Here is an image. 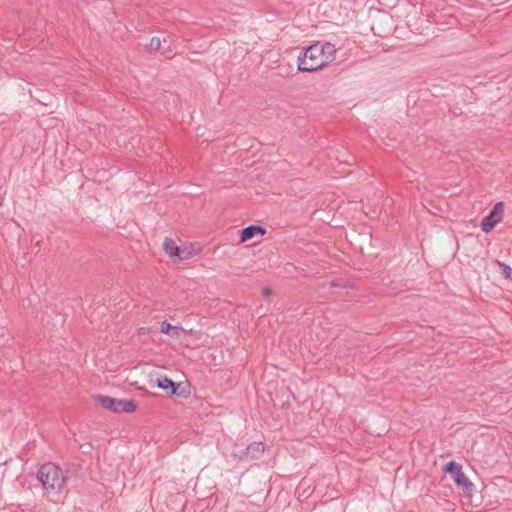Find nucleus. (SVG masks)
<instances>
[{
    "label": "nucleus",
    "mask_w": 512,
    "mask_h": 512,
    "mask_svg": "<svg viewBox=\"0 0 512 512\" xmlns=\"http://www.w3.org/2000/svg\"><path fill=\"white\" fill-rule=\"evenodd\" d=\"M502 220L501 216H496L489 212L487 216H485L481 223L480 228L484 233H489L493 230V228Z\"/></svg>",
    "instance_id": "obj_9"
},
{
    "label": "nucleus",
    "mask_w": 512,
    "mask_h": 512,
    "mask_svg": "<svg viewBox=\"0 0 512 512\" xmlns=\"http://www.w3.org/2000/svg\"><path fill=\"white\" fill-rule=\"evenodd\" d=\"M264 452V444L262 442H252L247 447L235 445L232 452L233 457L243 461L259 459Z\"/></svg>",
    "instance_id": "obj_4"
},
{
    "label": "nucleus",
    "mask_w": 512,
    "mask_h": 512,
    "mask_svg": "<svg viewBox=\"0 0 512 512\" xmlns=\"http://www.w3.org/2000/svg\"><path fill=\"white\" fill-rule=\"evenodd\" d=\"M37 478L53 501L60 500L67 493V476L59 466L50 462L43 464L37 472Z\"/></svg>",
    "instance_id": "obj_1"
},
{
    "label": "nucleus",
    "mask_w": 512,
    "mask_h": 512,
    "mask_svg": "<svg viewBox=\"0 0 512 512\" xmlns=\"http://www.w3.org/2000/svg\"><path fill=\"white\" fill-rule=\"evenodd\" d=\"M339 286H340V285H339L338 283H336V282H332V283H331V287H339Z\"/></svg>",
    "instance_id": "obj_18"
},
{
    "label": "nucleus",
    "mask_w": 512,
    "mask_h": 512,
    "mask_svg": "<svg viewBox=\"0 0 512 512\" xmlns=\"http://www.w3.org/2000/svg\"><path fill=\"white\" fill-rule=\"evenodd\" d=\"M149 383L152 387H157L161 390L166 391L169 395H177L180 396L183 394L182 391H179L181 387V383H177L169 379L167 376H157L150 377Z\"/></svg>",
    "instance_id": "obj_6"
},
{
    "label": "nucleus",
    "mask_w": 512,
    "mask_h": 512,
    "mask_svg": "<svg viewBox=\"0 0 512 512\" xmlns=\"http://www.w3.org/2000/svg\"><path fill=\"white\" fill-rule=\"evenodd\" d=\"M443 471L451 476L453 481L463 489L468 490L473 486L462 470V466L455 461L448 462Z\"/></svg>",
    "instance_id": "obj_5"
},
{
    "label": "nucleus",
    "mask_w": 512,
    "mask_h": 512,
    "mask_svg": "<svg viewBox=\"0 0 512 512\" xmlns=\"http://www.w3.org/2000/svg\"><path fill=\"white\" fill-rule=\"evenodd\" d=\"M499 265L502 268L503 275L506 278L512 279V268L509 265L505 264V263H499Z\"/></svg>",
    "instance_id": "obj_16"
},
{
    "label": "nucleus",
    "mask_w": 512,
    "mask_h": 512,
    "mask_svg": "<svg viewBox=\"0 0 512 512\" xmlns=\"http://www.w3.org/2000/svg\"><path fill=\"white\" fill-rule=\"evenodd\" d=\"M490 212H491L492 214L496 215L497 217H498V216H501V217H502V213H503V202H498V203H496Z\"/></svg>",
    "instance_id": "obj_15"
},
{
    "label": "nucleus",
    "mask_w": 512,
    "mask_h": 512,
    "mask_svg": "<svg viewBox=\"0 0 512 512\" xmlns=\"http://www.w3.org/2000/svg\"><path fill=\"white\" fill-rule=\"evenodd\" d=\"M162 49V41L159 37H152L149 43L146 45V50L149 53H153Z\"/></svg>",
    "instance_id": "obj_14"
},
{
    "label": "nucleus",
    "mask_w": 512,
    "mask_h": 512,
    "mask_svg": "<svg viewBox=\"0 0 512 512\" xmlns=\"http://www.w3.org/2000/svg\"><path fill=\"white\" fill-rule=\"evenodd\" d=\"M316 45L320 46L319 51L322 52V57H324L327 64L336 59L337 49L334 44L330 42H316Z\"/></svg>",
    "instance_id": "obj_7"
},
{
    "label": "nucleus",
    "mask_w": 512,
    "mask_h": 512,
    "mask_svg": "<svg viewBox=\"0 0 512 512\" xmlns=\"http://www.w3.org/2000/svg\"><path fill=\"white\" fill-rule=\"evenodd\" d=\"M316 43L303 49L298 57L297 66L300 72H314L323 69L327 66V62L322 57V52L319 51Z\"/></svg>",
    "instance_id": "obj_2"
},
{
    "label": "nucleus",
    "mask_w": 512,
    "mask_h": 512,
    "mask_svg": "<svg viewBox=\"0 0 512 512\" xmlns=\"http://www.w3.org/2000/svg\"><path fill=\"white\" fill-rule=\"evenodd\" d=\"M196 252L193 250L192 247L183 246L180 247V252L178 253L177 259L179 261H184L192 258Z\"/></svg>",
    "instance_id": "obj_13"
},
{
    "label": "nucleus",
    "mask_w": 512,
    "mask_h": 512,
    "mask_svg": "<svg viewBox=\"0 0 512 512\" xmlns=\"http://www.w3.org/2000/svg\"><path fill=\"white\" fill-rule=\"evenodd\" d=\"M162 54L168 55L176 48V37L172 34H167L162 39Z\"/></svg>",
    "instance_id": "obj_11"
},
{
    "label": "nucleus",
    "mask_w": 512,
    "mask_h": 512,
    "mask_svg": "<svg viewBox=\"0 0 512 512\" xmlns=\"http://www.w3.org/2000/svg\"><path fill=\"white\" fill-rule=\"evenodd\" d=\"M262 293H263V295H265V296H269V295L272 293V291H271V289H270V288L265 287V288L262 290Z\"/></svg>",
    "instance_id": "obj_17"
},
{
    "label": "nucleus",
    "mask_w": 512,
    "mask_h": 512,
    "mask_svg": "<svg viewBox=\"0 0 512 512\" xmlns=\"http://www.w3.org/2000/svg\"><path fill=\"white\" fill-rule=\"evenodd\" d=\"M95 400L102 408L110 410L114 413H131L134 412L137 408V405L133 400L116 399L105 395H97Z\"/></svg>",
    "instance_id": "obj_3"
},
{
    "label": "nucleus",
    "mask_w": 512,
    "mask_h": 512,
    "mask_svg": "<svg viewBox=\"0 0 512 512\" xmlns=\"http://www.w3.org/2000/svg\"><path fill=\"white\" fill-rule=\"evenodd\" d=\"M160 330H161V332L163 334H167V335H170L172 337H179L180 336L179 332L181 330H183V329L181 327L171 325L167 321H163L161 323V329Z\"/></svg>",
    "instance_id": "obj_12"
},
{
    "label": "nucleus",
    "mask_w": 512,
    "mask_h": 512,
    "mask_svg": "<svg viewBox=\"0 0 512 512\" xmlns=\"http://www.w3.org/2000/svg\"><path fill=\"white\" fill-rule=\"evenodd\" d=\"M163 249L165 253L171 258H177L178 253L180 252V246H178L176 242L171 238H165Z\"/></svg>",
    "instance_id": "obj_10"
},
{
    "label": "nucleus",
    "mask_w": 512,
    "mask_h": 512,
    "mask_svg": "<svg viewBox=\"0 0 512 512\" xmlns=\"http://www.w3.org/2000/svg\"><path fill=\"white\" fill-rule=\"evenodd\" d=\"M266 233V229L260 225H250L241 230V242H246L256 235H264Z\"/></svg>",
    "instance_id": "obj_8"
}]
</instances>
